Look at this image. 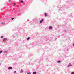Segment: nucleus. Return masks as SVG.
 I'll return each mask as SVG.
<instances>
[{
  "mask_svg": "<svg viewBox=\"0 0 74 74\" xmlns=\"http://www.w3.org/2000/svg\"><path fill=\"white\" fill-rule=\"evenodd\" d=\"M53 29V28L51 26H50L49 27V30H52Z\"/></svg>",
  "mask_w": 74,
  "mask_h": 74,
  "instance_id": "1",
  "label": "nucleus"
},
{
  "mask_svg": "<svg viewBox=\"0 0 74 74\" xmlns=\"http://www.w3.org/2000/svg\"><path fill=\"white\" fill-rule=\"evenodd\" d=\"M45 17H46V16H48V14H47V13H45Z\"/></svg>",
  "mask_w": 74,
  "mask_h": 74,
  "instance_id": "2",
  "label": "nucleus"
},
{
  "mask_svg": "<svg viewBox=\"0 0 74 74\" xmlns=\"http://www.w3.org/2000/svg\"><path fill=\"white\" fill-rule=\"evenodd\" d=\"M12 69V68L11 67H9L8 68V70H11V69Z\"/></svg>",
  "mask_w": 74,
  "mask_h": 74,
  "instance_id": "3",
  "label": "nucleus"
},
{
  "mask_svg": "<svg viewBox=\"0 0 74 74\" xmlns=\"http://www.w3.org/2000/svg\"><path fill=\"white\" fill-rule=\"evenodd\" d=\"M71 66H72V65L71 64H69L68 65V66H67V67H71Z\"/></svg>",
  "mask_w": 74,
  "mask_h": 74,
  "instance_id": "4",
  "label": "nucleus"
},
{
  "mask_svg": "<svg viewBox=\"0 0 74 74\" xmlns=\"http://www.w3.org/2000/svg\"><path fill=\"white\" fill-rule=\"evenodd\" d=\"M6 40H7V38H4L3 41H6Z\"/></svg>",
  "mask_w": 74,
  "mask_h": 74,
  "instance_id": "5",
  "label": "nucleus"
},
{
  "mask_svg": "<svg viewBox=\"0 0 74 74\" xmlns=\"http://www.w3.org/2000/svg\"><path fill=\"white\" fill-rule=\"evenodd\" d=\"M43 21H44L43 19H42V20L40 21V23H42V22H43Z\"/></svg>",
  "mask_w": 74,
  "mask_h": 74,
  "instance_id": "6",
  "label": "nucleus"
},
{
  "mask_svg": "<svg viewBox=\"0 0 74 74\" xmlns=\"http://www.w3.org/2000/svg\"><path fill=\"white\" fill-rule=\"evenodd\" d=\"M23 72V70L22 69L21 70V71H20V73H22Z\"/></svg>",
  "mask_w": 74,
  "mask_h": 74,
  "instance_id": "7",
  "label": "nucleus"
},
{
  "mask_svg": "<svg viewBox=\"0 0 74 74\" xmlns=\"http://www.w3.org/2000/svg\"><path fill=\"white\" fill-rule=\"evenodd\" d=\"M30 37H28L27 38V40H29V39H30Z\"/></svg>",
  "mask_w": 74,
  "mask_h": 74,
  "instance_id": "8",
  "label": "nucleus"
},
{
  "mask_svg": "<svg viewBox=\"0 0 74 74\" xmlns=\"http://www.w3.org/2000/svg\"><path fill=\"white\" fill-rule=\"evenodd\" d=\"M57 63H60V61H58L57 62Z\"/></svg>",
  "mask_w": 74,
  "mask_h": 74,
  "instance_id": "9",
  "label": "nucleus"
},
{
  "mask_svg": "<svg viewBox=\"0 0 74 74\" xmlns=\"http://www.w3.org/2000/svg\"><path fill=\"white\" fill-rule=\"evenodd\" d=\"M33 74H36V72H33Z\"/></svg>",
  "mask_w": 74,
  "mask_h": 74,
  "instance_id": "10",
  "label": "nucleus"
},
{
  "mask_svg": "<svg viewBox=\"0 0 74 74\" xmlns=\"http://www.w3.org/2000/svg\"><path fill=\"white\" fill-rule=\"evenodd\" d=\"M5 23H2L1 24L2 25H4L5 24Z\"/></svg>",
  "mask_w": 74,
  "mask_h": 74,
  "instance_id": "11",
  "label": "nucleus"
},
{
  "mask_svg": "<svg viewBox=\"0 0 74 74\" xmlns=\"http://www.w3.org/2000/svg\"><path fill=\"white\" fill-rule=\"evenodd\" d=\"M16 71H14V74H16Z\"/></svg>",
  "mask_w": 74,
  "mask_h": 74,
  "instance_id": "12",
  "label": "nucleus"
},
{
  "mask_svg": "<svg viewBox=\"0 0 74 74\" xmlns=\"http://www.w3.org/2000/svg\"><path fill=\"white\" fill-rule=\"evenodd\" d=\"M27 74H31V73L30 72H28Z\"/></svg>",
  "mask_w": 74,
  "mask_h": 74,
  "instance_id": "13",
  "label": "nucleus"
},
{
  "mask_svg": "<svg viewBox=\"0 0 74 74\" xmlns=\"http://www.w3.org/2000/svg\"><path fill=\"white\" fill-rule=\"evenodd\" d=\"M2 51H0V54H1V53H2Z\"/></svg>",
  "mask_w": 74,
  "mask_h": 74,
  "instance_id": "14",
  "label": "nucleus"
},
{
  "mask_svg": "<svg viewBox=\"0 0 74 74\" xmlns=\"http://www.w3.org/2000/svg\"><path fill=\"white\" fill-rule=\"evenodd\" d=\"M71 74H74V72H72L71 73Z\"/></svg>",
  "mask_w": 74,
  "mask_h": 74,
  "instance_id": "15",
  "label": "nucleus"
},
{
  "mask_svg": "<svg viewBox=\"0 0 74 74\" xmlns=\"http://www.w3.org/2000/svg\"><path fill=\"white\" fill-rule=\"evenodd\" d=\"M3 37H4L3 36H1V38H3Z\"/></svg>",
  "mask_w": 74,
  "mask_h": 74,
  "instance_id": "16",
  "label": "nucleus"
},
{
  "mask_svg": "<svg viewBox=\"0 0 74 74\" xmlns=\"http://www.w3.org/2000/svg\"><path fill=\"white\" fill-rule=\"evenodd\" d=\"M13 19H14V18H12V20H13Z\"/></svg>",
  "mask_w": 74,
  "mask_h": 74,
  "instance_id": "17",
  "label": "nucleus"
},
{
  "mask_svg": "<svg viewBox=\"0 0 74 74\" xmlns=\"http://www.w3.org/2000/svg\"><path fill=\"white\" fill-rule=\"evenodd\" d=\"M21 2L22 3H23V1H21Z\"/></svg>",
  "mask_w": 74,
  "mask_h": 74,
  "instance_id": "18",
  "label": "nucleus"
},
{
  "mask_svg": "<svg viewBox=\"0 0 74 74\" xmlns=\"http://www.w3.org/2000/svg\"><path fill=\"white\" fill-rule=\"evenodd\" d=\"M4 52H5V53H7V51H4Z\"/></svg>",
  "mask_w": 74,
  "mask_h": 74,
  "instance_id": "19",
  "label": "nucleus"
},
{
  "mask_svg": "<svg viewBox=\"0 0 74 74\" xmlns=\"http://www.w3.org/2000/svg\"><path fill=\"white\" fill-rule=\"evenodd\" d=\"M14 6H15V3H14Z\"/></svg>",
  "mask_w": 74,
  "mask_h": 74,
  "instance_id": "20",
  "label": "nucleus"
},
{
  "mask_svg": "<svg viewBox=\"0 0 74 74\" xmlns=\"http://www.w3.org/2000/svg\"><path fill=\"white\" fill-rule=\"evenodd\" d=\"M73 46H74V43H73Z\"/></svg>",
  "mask_w": 74,
  "mask_h": 74,
  "instance_id": "21",
  "label": "nucleus"
},
{
  "mask_svg": "<svg viewBox=\"0 0 74 74\" xmlns=\"http://www.w3.org/2000/svg\"><path fill=\"white\" fill-rule=\"evenodd\" d=\"M1 63H0V65H1Z\"/></svg>",
  "mask_w": 74,
  "mask_h": 74,
  "instance_id": "22",
  "label": "nucleus"
}]
</instances>
